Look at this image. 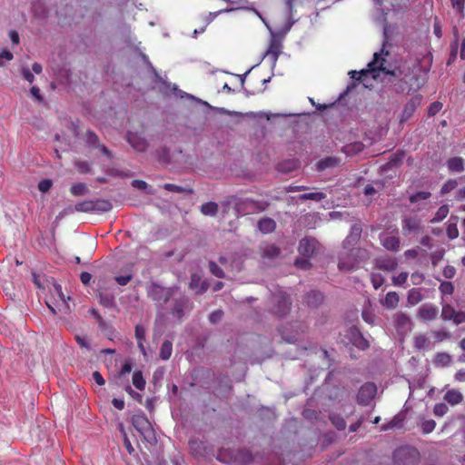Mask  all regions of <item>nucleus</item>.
I'll return each mask as SVG.
<instances>
[{
	"label": "nucleus",
	"mask_w": 465,
	"mask_h": 465,
	"mask_svg": "<svg viewBox=\"0 0 465 465\" xmlns=\"http://www.w3.org/2000/svg\"><path fill=\"white\" fill-rule=\"evenodd\" d=\"M384 59L381 57L379 53H374L373 59L367 64V68L361 71H351L349 74L351 77L357 81H361L367 87L368 85L364 83L369 74H372V78L378 76V72H384L386 74H391L395 79H399L394 84V88L397 93L410 92L414 88V82L418 81L416 74L407 70L401 69V67L394 68L393 70H386L383 66Z\"/></svg>",
	"instance_id": "nucleus-1"
},
{
	"label": "nucleus",
	"mask_w": 465,
	"mask_h": 465,
	"mask_svg": "<svg viewBox=\"0 0 465 465\" xmlns=\"http://www.w3.org/2000/svg\"><path fill=\"white\" fill-rule=\"evenodd\" d=\"M224 204L233 205V209L237 215H247L258 213L265 211L269 206V203L256 201L252 198H239L236 195H231L224 202Z\"/></svg>",
	"instance_id": "nucleus-2"
},
{
	"label": "nucleus",
	"mask_w": 465,
	"mask_h": 465,
	"mask_svg": "<svg viewBox=\"0 0 465 465\" xmlns=\"http://www.w3.org/2000/svg\"><path fill=\"white\" fill-rule=\"evenodd\" d=\"M369 258V253L363 248H351L339 254L338 268L341 272H351L359 268L361 262Z\"/></svg>",
	"instance_id": "nucleus-3"
},
{
	"label": "nucleus",
	"mask_w": 465,
	"mask_h": 465,
	"mask_svg": "<svg viewBox=\"0 0 465 465\" xmlns=\"http://www.w3.org/2000/svg\"><path fill=\"white\" fill-rule=\"evenodd\" d=\"M292 304L290 295L279 290L272 294L271 312L279 319L285 318L292 310Z\"/></svg>",
	"instance_id": "nucleus-4"
},
{
	"label": "nucleus",
	"mask_w": 465,
	"mask_h": 465,
	"mask_svg": "<svg viewBox=\"0 0 465 465\" xmlns=\"http://www.w3.org/2000/svg\"><path fill=\"white\" fill-rule=\"evenodd\" d=\"M132 424L148 443L156 444L154 430L143 412L134 414L132 417Z\"/></svg>",
	"instance_id": "nucleus-5"
},
{
	"label": "nucleus",
	"mask_w": 465,
	"mask_h": 465,
	"mask_svg": "<svg viewBox=\"0 0 465 465\" xmlns=\"http://www.w3.org/2000/svg\"><path fill=\"white\" fill-rule=\"evenodd\" d=\"M177 291L176 286L163 287L156 282H153L146 289L147 296L160 305L167 303Z\"/></svg>",
	"instance_id": "nucleus-6"
},
{
	"label": "nucleus",
	"mask_w": 465,
	"mask_h": 465,
	"mask_svg": "<svg viewBox=\"0 0 465 465\" xmlns=\"http://www.w3.org/2000/svg\"><path fill=\"white\" fill-rule=\"evenodd\" d=\"M419 458L418 450L411 446H401L392 454L393 465H416Z\"/></svg>",
	"instance_id": "nucleus-7"
},
{
	"label": "nucleus",
	"mask_w": 465,
	"mask_h": 465,
	"mask_svg": "<svg viewBox=\"0 0 465 465\" xmlns=\"http://www.w3.org/2000/svg\"><path fill=\"white\" fill-rule=\"evenodd\" d=\"M307 325L302 322H288L280 329L282 338L288 343H295L307 331Z\"/></svg>",
	"instance_id": "nucleus-8"
},
{
	"label": "nucleus",
	"mask_w": 465,
	"mask_h": 465,
	"mask_svg": "<svg viewBox=\"0 0 465 465\" xmlns=\"http://www.w3.org/2000/svg\"><path fill=\"white\" fill-rule=\"evenodd\" d=\"M193 309V303L190 299L185 295H180L179 297L173 298V304L171 309L172 315L176 318L179 322L185 316V314L191 312Z\"/></svg>",
	"instance_id": "nucleus-9"
},
{
	"label": "nucleus",
	"mask_w": 465,
	"mask_h": 465,
	"mask_svg": "<svg viewBox=\"0 0 465 465\" xmlns=\"http://www.w3.org/2000/svg\"><path fill=\"white\" fill-rule=\"evenodd\" d=\"M321 248L320 242L313 237H305L299 242V253L306 258L313 257Z\"/></svg>",
	"instance_id": "nucleus-10"
},
{
	"label": "nucleus",
	"mask_w": 465,
	"mask_h": 465,
	"mask_svg": "<svg viewBox=\"0 0 465 465\" xmlns=\"http://www.w3.org/2000/svg\"><path fill=\"white\" fill-rule=\"evenodd\" d=\"M377 393V387L373 382H365L357 393V402L361 406H368Z\"/></svg>",
	"instance_id": "nucleus-11"
},
{
	"label": "nucleus",
	"mask_w": 465,
	"mask_h": 465,
	"mask_svg": "<svg viewBox=\"0 0 465 465\" xmlns=\"http://www.w3.org/2000/svg\"><path fill=\"white\" fill-rule=\"evenodd\" d=\"M440 317L443 321H452L455 325L465 322V312L456 311L449 303L442 305Z\"/></svg>",
	"instance_id": "nucleus-12"
},
{
	"label": "nucleus",
	"mask_w": 465,
	"mask_h": 465,
	"mask_svg": "<svg viewBox=\"0 0 465 465\" xmlns=\"http://www.w3.org/2000/svg\"><path fill=\"white\" fill-rule=\"evenodd\" d=\"M431 197V193L429 191H418L409 195L410 203L414 205L413 211L420 212L425 209L426 201Z\"/></svg>",
	"instance_id": "nucleus-13"
},
{
	"label": "nucleus",
	"mask_w": 465,
	"mask_h": 465,
	"mask_svg": "<svg viewBox=\"0 0 465 465\" xmlns=\"http://www.w3.org/2000/svg\"><path fill=\"white\" fill-rule=\"evenodd\" d=\"M421 101V94H415L412 96L403 107L401 114V122H405L410 119L413 115L416 109L420 105Z\"/></svg>",
	"instance_id": "nucleus-14"
},
{
	"label": "nucleus",
	"mask_w": 465,
	"mask_h": 465,
	"mask_svg": "<svg viewBox=\"0 0 465 465\" xmlns=\"http://www.w3.org/2000/svg\"><path fill=\"white\" fill-rule=\"evenodd\" d=\"M126 140L128 143L136 151L139 153L145 152L147 148L149 147V143L147 140L138 134L137 133H131L129 132L126 135Z\"/></svg>",
	"instance_id": "nucleus-15"
},
{
	"label": "nucleus",
	"mask_w": 465,
	"mask_h": 465,
	"mask_svg": "<svg viewBox=\"0 0 465 465\" xmlns=\"http://www.w3.org/2000/svg\"><path fill=\"white\" fill-rule=\"evenodd\" d=\"M393 323L399 332H405L411 330V320L405 312H398L393 316Z\"/></svg>",
	"instance_id": "nucleus-16"
},
{
	"label": "nucleus",
	"mask_w": 465,
	"mask_h": 465,
	"mask_svg": "<svg viewBox=\"0 0 465 465\" xmlns=\"http://www.w3.org/2000/svg\"><path fill=\"white\" fill-rule=\"evenodd\" d=\"M439 313L438 307L432 303H425L418 310V316L423 321H433Z\"/></svg>",
	"instance_id": "nucleus-17"
},
{
	"label": "nucleus",
	"mask_w": 465,
	"mask_h": 465,
	"mask_svg": "<svg viewBox=\"0 0 465 465\" xmlns=\"http://www.w3.org/2000/svg\"><path fill=\"white\" fill-rule=\"evenodd\" d=\"M362 232V228L360 223H354L351 225L349 235L345 238L342 242V246L344 249L349 248L351 245L357 243L360 240Z\"/></svg>",
	"instance_id": "nucleus-18"
},
{
	"label": "nucleus",
	"mask_w": 465,
	"mask_h": 465,
	"mask_svg": "<svg viewBox=\"0 0 465 465\" xmlns=\"http://www.w3.org/2000/svg\"><path fill=\"white\" fill-rule=\"evenodd\" d=\"M398 267V262L396 258L385 256L379 257L375 260V268L385 271V272H392L395 271Z\"/></svg>",
	"instance_id": "nucleus-19"
},
{
	"label": "nucleus",
	"mask_w": 465,
	"mask_h": 465,
	"mask_svg": "<svg viewBox=\"0 0 465 465\" xmlns=\"http://www.w3.org/2000/svg\"><path fill=\"white\" fill-rule=\"evenodd\" d=\"M300 166V161L296 158L284 159L279 162L275 169L282 173H290L297 170Z\"/></svg>",
	"instance_id": "nucleus-20"
},
{
	"label": "nucleus",
	"mask_w": 465,
	"mask_h": 465,
	"mask_svg": "<svg viewBox=\"0 0 465 465\" xmlns=\"http://www.w3.org/2000/svg\"><path fill=\"white\" fill-rule=\"evenodd\" d=\"M189 288L195 291L196 294H203L207 292L209 283L206 281H202L198 274L193 273L190 278Z\"/></svg>",
	"instance_id": "nucleus-21"
},
{
	"label": "nucleus",
	"mask_w": 465,
	"mask_h": 465,
	"mask_svg": "<svg viewBox=\"0 0 465 465\" xmlns=\"http://www.w3.org/2000/svg\"><path fill=\"white\" fill-rule=\"evenodd\" d=\"M421 228L420 221L417 217L405 216L402 219V230L405 232H418Z\"/></svg>",
	"instance_id": "nucleus-22"
},
{
	"label": "nucleus",
	"mask_w": 465,
	"mask_h": 465,
	"mask_svg": "<svg viewBox=\"0 0 465 465\" xmlns=\"http://www.w3.org/2000/svg\"><path fill=\"white\" fill-rule=\"evenodd\" d=\"M351 336L352 344L358 349L364 351L370 347L368 340L363 337L362 333L358 329L351 330Z\"/></svg>",
	"instance_id": "nucleus-23"
},
{
	"label": "nucleus",
	"mask_w": 465,
	"mask_h": 465,
	"mask_svg": "<svg viewBox=\"0 0 465 465\" xmlns=\"http://www.w3.org/2000/svg\"><path fill=\"white\" fill-rule=\"evenodd\" d=\"M405 158V152L403 150H397L394 153L391 154L388 162L384 164L385 170H391L400 166Z\"/></svg>",
	"instance_id": "nucleus-24"
},
{
	"label": "nucleus",
	"mask_w": 465,
	"mask_h": 465,
	"mask_svg": "<svg viewBox=\"0 0 465 465\" xmlns=\"http://www.w3.org/2000/svg\"><path fill=\"white\" fill-rule=\"evenodd\" d=\"M133 370V363L130 360H126L121 371L115 375V384L118 386H123L124 383L128 382V379L125 377L126 374L130 373Z\"/></svg>",
	"instance_id": "nucleus-25"
},
{
	"label": "nucleus",
	"mask_w": 465,
	"mask_h": 465,
	"mask_svg": "<svg viewBox=\"0 0 465 465\" xmlns=\"http://www.w3.org/2000/svg\"><path fill=\"white\" fill-rule=\"evenodd\" d=\"M341 163V159L335 156H328L322 160H320L316 163V170L319 172H322L328 168L338 167Z\"/></svg>",
	"instance_id": "nucleus-26"
},
{
	"label": "nucleus",
	"mask_w": 465,
	"mask_h": 465,
	"mask_svg": "<svg viewBox=\"0 0 465 465\" xmlns=\"http://www.w3.org/2000/svg\"><path fill=\"white\" fill-rule=\"evenodd\" d=\"M293 1L294 0H285L286 5H287V9H288V13H289V19L284 24V25L280 29L278 34L281 35H285L291 30V28L292 27V25L296 22L294 19H292V15H293Z\"/></svg>",
	"instance_id": "nucleus-27"
},
{
	"label": "nucleus",
	"mask_w": 465,
	"mask_h": 465,
	"mask_svg": "<svg viewBox=\"0 0 465 465\" xmlns=\"http://www.w3.org/2000/svg\"><path fill=\"white\" fill-rule=\"evenodd\" d=\"M282 49V44L276 39L272 38L270 42L269 48L265 52L263 56H269L273 64L276 63Z\"/></svg>",
	"instance_id": "nucleus-28"
},
{
	"label": "nucleus",
	"mask_w": 465,
	"mask_h": 465,
	"mask_svg": "<svg viewBox=\"0 0 465 465\" xmlns=\"http://www.w3.org/2000/svg\"><path fill=\"white\" fill-rule=\"evenodd\" d=\"M364 149V144L361 142H353L348 144H345L341 151L349 157H353L360 153H361Z\"/></svg>",
	"instance_id": "nucleus-29"
},
{
	"label": "nucleus",
	"mask_w": 465,
	"mask_h": 465,
	"mask_svg": "<svg viewBox=\"0 0 465 465\" xmlns=\"http://www.w3.org/2000/svg\"><path fill=\"white\" fill-rule=\"evenodd\" d=\"M257 227L262 233L272 232L276 229V223L269 217L262 218L258 221Z\"/></svg>",
	"instance_id": "nucleus-30"
},
{
	"label": "nucleus",
	"mask_w": 465,
	"mask_h": 465,
	"mask_svg": "<svg viewBox=\"0 0 465 465\" xmlns=\"http://www.w3.org/2000/svg\"><path fill=\"white\" fill-rule=\"evenodd\" d=\"M446 165L450 173H461L464 171V160L459 156L449 158Z\"/></svg>",
	"instance_id": "nucleus-31"
},
{
	"label": "nucleus",
	"mask_w": 465,
	"mask_h": 465,
	"mask_svg": "<svg viewBox=\"0 0 465 465\" xmlns=\"http://www.w3.org/2000/svg\"><path fill=\"white\" fill-rule=\"evenodd\" d=\"M305 302L310 307H318L323 302V294L319 291H311L306 294Z\"/></svg>",
	"instance_id": "nucleus-32"
},
{
	"label": "nucleus",
	"mask_w": 465,
	"mask_h": 465,
	"mask_svg": "<svg viewBox=\"0 0 465 465\" xmlns=\"http://www.w3.org/2000/svg\"><path fill=\"white\" fill-rule=\"evenodd\" d=\"M405 420V414L400 412L396 414L388 423L383 424L381 430H388L394 428L401 429L403 426Z\"/></svg>",
	"instance_id": "nucleus-33"
},
{
	"label": "nucleus",
	"mask_w": 465,
	"mask_h": 465,
	"mask_svg": "<svg viewBox=\"0 0 465 465\" xmlns=\"http://www.w3.org/2000/svg\"><path fill=\"white\" fill-rule=\"evenodd\" d=\"M156 155L158 162L163 164H170L177 162V160L173 159L170 149L165 146L160 147L156 151Z\"/></svg>",
	"instance_id": "nucleus-34"
},
{
	"label": "nucleus",
	"mask_w": 465,
	"mask_h": 465,
	"mask_svg": "<svg viewBox=\"0 0 465 465\" xmlns=\"http://www.w3.org/2000/svg\"><path fill=\"white\" fill-rule=\"evenodd\" d=\"M444 400L451 405H457L463 401V395L460 391L451 389L447 391Z\"/></svg>",
	"instance_id": "nucleus-35"
},
{
	"label": "nucleus",
	"mask_w": 465,
	"mask_h": 465,
	"mask_svg": "<svg viewBox=\"0 0 465 465\" xmlns=\"http://www.w3.org/2000/svg\"><path fill=\"white\" fill-rule=\"evenodd\" d=\"M94 212L107 213L113 209V204L110 201L105 199L93 200Z\"/></svg>",
	"instance_id": "nucleus-36"
},
{
	"label": "nucleus",
	"mask_w": 465,
	"mask_h": 465,
	"mask_svg": "<svg viewBox=\"0 0 465 465\" xmlns=\"http://www.w3.org/2000/svg\"><path fill=\"white\" fill-rule=\"evenodd\" d=\"M400 298L396 292H389L384 300L381 302V304L387 309H395L398 306Z\"/></svg>",
	"instance_id": "nucleus-37"
},
{
	"label": "nucleus",
	"mask_w": 465,
	"mask_h": 465,
	"mask_svg": "<svg viewBox=\"0 0 465 465\" xmlns=\"http://www.w3.org/2000/svg\"><path fill=\"white\" fill-rule=\"evenodd\" d=\"M451 361V355L447 352H438L433 359V364L436 367H448Z\"/></svg>",
	"instance_id": "nucleus-38"
},
{
	"label": "nucleus",
	"mask_w": 465,
	"mask_h": 465,
	"mask_svg": "<svg viewBox=\"0 0 465 465\" xmlns=\"http://www.w3.org/2000/svg\"><path fill=\"white\" fill-rule=\"evenodd\" d=\"M281 254V249L275 244H268L262 249V258H267L270 260H274L278 258Z\"/></svg>",
	"instance_id": "nucleus-39"
},
{
	"label": "nucleus",
	"mask_w": 465,
	"mask_h": 465,
	"mask_svg": "<svg viewBox=\"0 0 465 465\" xmlns=\"http://www.w3.org/2000/svg\"><path fill=\"white\" fill-rule=\"evenodd\" d=\"M99 302L106 308L115 307L114 295L110 292H99L98 293Z\"/></svg>",
	"instance_id": "nucleus-40"
},
{
	"label": "nucleus",
	"mask_w": 465,
	"mask_h": 465,
	"mask_svg": "<svg viewBox=\"0 0 465 465\" xmlns=\"http://www.w3.org/2000/svg\"><path fill=\"white\" fill-rule=\"evenodd\" d=\"M381 243L385 249L391 252H397L400 249V239L396 236H386Z\"/></svg>",
	"instance_id": "nucleus-41"
},
{
	"label": "nucleus",
	"mask_w": 465,
	"mask_h": 465,
	"mask_svg": "<svg viewBox=\"0 0 465 465\" xmlns=\"http://www.w3.org/2000/svg\"><path fill=\"white\" fill-rule=\"evenodd\" d=\"M200 210L205 216H215L218 213V204L214 202H207L201 205Z\"/></svg>",
	"instance_id": "nucleus-42"
},
{
	"label": "nucleus",
	"mask_w": 465,
	"mask_h": 465,
	"mask_svg": "<svg viewBox=\"0 0 465 465\" xmlns=\"http://www.w3.org/2000/svg\"><path fill=\"white\" fill-rule=\"evenodd\" d=\"M423 299V296L421 294V292L418 288H412L409 291L408 296H407V302L411 305H416L420 302H421Z\"/></svg>",
	"instance_id": "nucleus-43"
},
{
	"label": "nucleus",
	"mask_w": 465,
	"mask_h": 465,
	"mask_svg": "<svg viewBox=\"0 0 465 465\" xmlns=\"http://www.w3.org/2000/svg\"><path fill=\"white\" fill-rule=\"evenodd\" d=\"M325 198H326V194L322 192L306 193L300 194L298 196V199L300 201L312 200V201H314L317 203L322 202Z\"/></svg>",
	"instance_id": "nucleus-44"
},
{
	"label": "nucleus",
	"mask_w": 465,
	"mask_h": 465,
	"mask_svg": "<svg viewBox=\"0 0 465 465\" xmlns=\"http://www.w3.org/2000/svg\"><path fill=\"white\" fill-rule=\"evenodd\" d=\"M430 341L424 334H419L414 337V347L420 350H428L430 348Z\"/></svg>",
	"instance_id": "nucleus-45"
},
{
	"label": "nucleus",
	"mask_w": 465,
	"mask_h": 465,
	"mask_svg": "<svg viewBox=\"0 0 465 465\" xmlns=\"http://www.w3.org/2000/svg\"><path fill=\"white\" fill-rule=\"evenodd\" d=\"M70 192L74 196H83L88 193L89 189L84 183H74L72 184Z\"/></svg>",
	"instance_id": "nucleus-46"
},
{
	"label": "nucleus",
	"mask_w": 465,
	"mask_h": 465,
	"mask_svg": "<svg viewBox=\"0 0 465 465\" xmlns=\"http://www.w3.org/2000/svg\"><path fill=\"white\" fill-rule=\"evenodd\" d=\"M329 419L331 422V424L338 430H343L346 428V421L342 418L341 414L338 413H331L329 415Z\"/></svg>",
	"instance_id": "nucleus-47"
},
{
	"label": "nucleus",
	"mask_w": 465,
	"mask_h": 465,
	"mask_svg": "<svg viewBox=\"0 0 465 465\" xmlns=\"http://www.w3.org/2000/svg\"><path fill=\"white\" fill-rule=\"evenodd\" d=\"M173 343L170 341H164L161 346L159 356L163 361H167L172 356Z\"/></svg>",
	"instance_id": "nucleus-48"
},
{
	"label": "nucleus",
	"mask_w": 465,
	"mask_h": 465,
	"mask_svg": "<svg viewBox=\"0 0 465 465\" xmlns=\"http://www.w3.org/2000/svg\"><path fill=\"white\" fill-rule=\"evenodd\" d=\"M145 328L140 324L135 326V338L137 340L138 347L141 351H144L143 341H145Z\"/></svg>",
	"instance_id": "nucleus-49"
},
{
	"label": "nucleus",
	"mask_w": 465,
	"mask_h": 465,
	"mask_svg": "<svg viewBox=\"0 0 465 465\" xmlns=\"http://www.w3.org/2000/svg\"><path fill=\"white\" fill-rule=\"evenodd\" d=\"M133 384L137 390H144L146 382L141 371H135L134 372Z\"/></svg>",
	"instance_id": "nucleus-50"
},
{
	"label": "nucleus",
	"mask_w": 465,
	"mask_h": 465,
	"mask_svg": "<svg viewBox=\"0 0 465 465\" xmlns=\"http://www.w3.org/2000/svg\"><path fill=\"white\" fill-rule=\"evenodd\" d=\"M75 212L79 213H93L94 212V205H93V200H86L80 203H77L74 205Z\"/></svg>",
	"instance_id": "nucleus-51"
},
{
	"label": "nucleus",
	"mask_w": 465,
	"mask_h": 465,
	"mask_svg": "<svg viewBox=\"0 0 465 465\" xmlns=\"http://www.w3.org/2000/svg\"><path fill=\"white\" fill-rule=\"evenodd\" d=\"M163 189L169 192L177 193H193V190L191 188H185L180 185H176L173 183H164Z\"/></svg>",
	"instance_id": "nucleus-52"
},
{
	"label": "nucleus",
	"mask_w": 465,
	"mask_h": 465,
	"mask_svg": "<svg viewBox=\"0 0 465 465\" xmlns=\"http://www.w3.org/2000/svg\"><path fill=\"white\" fill-rule=\"evenodd\" d=\"M449 213V206L441 205L437 212L435 213L433 218L430 220V223H436L441 222L443 219L447 217Z\"/></svg>",
	"instance_id": "nucleus-53"
},
{
	"label": "nucleus",
	"mask_w": 465,
	"mask_h": 465,
	"mask_svg": "<svg viewBox=\"0 0 465 465\" xmlns=\"http://www.w3.org/2000/svg\"><path fill=\"white\" fill-rule=\"evenodd\" d=\"M458 184H459V183H458L457 179H449V180H447L442 184V186L440 188V195H445V194L450 193L451 191L456 189Z\"/></svg>",
	"instance_id": "nucleus-54"
},
{
	"label": "nucleus",
	"mask_w": 465,
	"mask_h": 465,
	"mask_svg": "<svg viewBox=\"0 0 465 465\" xmlns=\"http://www.w3.org/2000/svg\"><path fill=\"white\" fill-rule=\"evenodd\" d=\"M208 268L211 273L217 278H225V273L223 270L213 261H210L208 263Z\"/></svg>",
	"instance_id": "nucleus-55"
},
{
	"label": "nucleus",
	"mask_w": 465,
	"mask_h": 465,
	"mask_svg": "<svg viewBox=\"0 0 465 465\" xmlns=\"http://www.w3.org/2000/svg\"><path fill=\"white\" fill-rule=\"evenodd\" d=\"M85 143L88 146L96 148L100 144L99 137L94 132L88 130L85 134Z\"/></svg>",
	"instance_id": "nucleus-56"
},
{
	"label": "nucleus",
	"mask_w": 465,
	"mask_h": 465,
	"mask_svg": "<svg viewBox=\"0 0 465 465\" xmlns=\"http://www.w3.org/2000/svg\"><path fill=\"white\" fill-rule=\"evenodd\" d=\"M371 282L375 290H378L384 283V277L378 272L371 274Z\"/></svg>",
	"instance_id": "nucleus-57"
},
{
	"label": "nucleus",
	"mask_w": 465,
	"mask_h": 465,
	"mask_svg": "<svg viewBox=\"0 0 465 465\" xmlns=\"http://www.w3.org/2000/svg\"><path fill=\"white\" fill-rule=\"evenodd\" d=\"M448 411H449V407L444 402L437 403V404H435V406L433 408V413L437 417H442L443 415H445L448 412Z\"/></svg>",
	"instance_id": "nucleus-58"
},
{
	"label": "nucleus",
	"mask_w": 465,
	"mask_h": 465,
	"mask_svg": "<svg viewBox=\"0 0 465 465\" xmlns=\"http://www.w3.org/2000/svg\"><path fill=\"white\" fill-rule=\"evenodd\" d=\"M311 258L302 257L297 258L294 262V264L296 267L302 269V270H308L312 267V263L310 262Z\"/></svg>",
	"instance_id": "nucleus-59"
},
{
	"label": "nucleus",
	"mask_w": 465,
	"mask_h": 465,
	"mask_svg": "<svg viewBox=\"0 0 465 465\" xmlns=\"http://www.w3.org/2000/svg\"><path fill=\"white\" fill-rule=\"evenodd\" d=\"M439 290L442 294L451 295L454 292V285L450 282H442Z\"/></svg>",
	"instance_id": "nucleus-60"
},
{
	"label": "nucleus",
	"mask_w": 465,
	"mask_h": 465,
	"mask_svg": "<svg viewBox=\"0 0 465 465\" xmlns=\"http://www.w3.org/2000/svg\"><path fill=\"white\" fill-rule=\"evenodd\" d=\"M74 166L81 173H87L91 172V166L86 161L77 160L74 162Z\"/></svg>",
	"instance_id": "nucleus-61"
},
{
	"label": "nucleus",
	"mask_w": 465,
	"mask_h": 465,
	"mask_svg": "<svg viewBox=\"0 0 465 465\" xmlns=\"http://www.w3.org/2000/svg\"><path fill=\"white\" fill-rule=\"evenodd\" d=\"M442 109V104L439 101L431 103L428 107V115L434 116Z\"/></svg>",
	"instance_id": "nucleus-62"
},
{
	"label": "nucleus",
	"mask_w": 465,
	"mask_h": 465,
	"mask_svg": "<svg viewBox=\"0 0 465 465\" xmlns=\"http://www.w3.org/2000/svg\"><path fill=\"white\" fill-rule=\"evenodd\" d=\"M408 276H409V273L406 272H402L399 275L393 276L392 277L393 285H395V286L403 285L407 282Z\"/></svg>",
	"instance_id": "nucleus-63"
},
{
	"label": "nucleus",
	"mask_w": 465,
	"mask_h": 465,
	"mask_svg": "<svg viewBox=\"0 0 465 465\" xmlns=\"http://www.w3.org/2000/svg\"><path fill=\"white\" fill-rule=\"evenodd\" d=\"M435 427L436 422L433 420H424L420 425V428L424 434L430 433L435 429Z\"/></svg>",
	"instance_id": "nucleus-64"
}]
</instances>
